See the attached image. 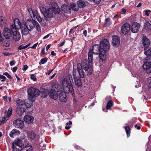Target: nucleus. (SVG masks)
Instances as JSON below:
<instances>
[{
    "mask_svg": "<svg viewBox=\"0 0 151 151\" xmlns=\"http://www.w3.org/2000/svg\"><path fill=\"white\" fill-rule=\"evenodd\" d=\"M41 12L44 17L47 18H51L53 16V14H58L60 13L61 10L56 3L52 2L50 4V7H42L40 8Z\"/></svg>",
    "mask_w": 151,
    "mask_h": 151,
    "instance_id": "1",
    "label": "nucleus"
},
{
    "mask_svg": "<svg viewBox=\"0 0 151 151\" xmlns=\"http://www.w3.org/2000/svg\"><path fill=\"white\" fill-rule=\"evenodd\" d=\"M68 77V78H64L62 82L63 89L65 92L66 93H69L73 89L72 86L73 81L72 75L70 74L69 75Z\"/></svg>",
    "mask_w": 151,
    "mask_h": 151,
    "instance_id": "2",
    "label": "nucleus"
},
{
    "mask_svg": "<svg viewBox=\"0 0 151 151\" xmlns=\"http://www.w3.org/2000/svg\"><path fill=\"white\" fill-rule=\"evenodd\" d=\"M88 61L86 60H84L82 62L81 64L78 63L77 65L78 71L82 70V68L85 71L88 72L89 74H91L93 72V68Z\"/></svg>",
    "mask_w": 151,
    "mask_h": 151,
    "instance_id": "3",
    "label": "nucleus"
},
{
    "mask_svg": "<svg viewBox=\"0 0 151 151\" xmlns=\"http://www.w3.org/2000/svg\"><path fill=\"white\" fill-rule=\"evenodd\" d=\"M102 50L100 46L98 45H94L93 47V50H89L88 54V58L89 63H91L92 61L93 54L98 55L101 51Z\"/></svg>",
    "mask_w": 151,
    "mask_h": 151,
    "instance_id": "4",
    "label": "nucleus"
},
{
    "mask_svg": "<svg viewBox=\"0 0 151 151\" xmlns=\"http://www.w3.org/2000/svg\"><path fill=\"white\" fill-rule=\"evenodd\" d=\"M56 88L54 90L51 89L48 91V94L50 97L52 99L56 100L58 98L59 91L61 89L60 87L58 85H56L54 86Z\"/></svg>",
    "mask_w": 151,
    "mask_h": 151,
    "instance_id": "5",
    "label": "nucleus"
},
{
    "mask_svg": "<svg viewBox=\"0 0 151 151\" xmlns=\"http://www.w3.org/2000/svg\"><path fill=\"white\" fill-rule=\"evenodd\" d=\"M27 93L28 97L29 99H33L37 96L40 94V91L39 90L33 87L29 88L27 90Z\"/></svg>",
    "mask_w": 151,
    "mask_h": 151,
    "instance_id": "6",
    "label": "nucleus"
},
{
    "mask_svg": "<svg viewBox=\"0 0 151 151\" xmlns=\"http://www.w3.org/2000/svg\"><path fill=\"white\" fill-rule=\"evenodd\" d=\"M28 11L33 20V19L35 20L36 19L39 22L42 21V19L39 15L37 11L35 10L33 11L31 9L29 8L28 9Z\"/></svg>",
    "mask_w": 151,
    "mask_h": 151,
    "instance_id": "7",
    "label": "nucleus"
},
{
    "mask_svg": "<svg viewBox=\"0 0 151 151\" xmlns=\"http://www.w3.org/2000/svg\"><path fill=\"white\" fill-rule=\"evenodd\" d=\"M100 46L102 50L108 51L110 48L109 42L107 39H104L100 42Z\"/></svg>",
    "mask_w": 151,
    "mask_h": 151,
    "instance_id": "8",
    "label": "nucleus"
},
{
    "mask_svg": "<svg viewBox=\"0 0 151 151\" xmlns=\"http://www.w3.org/2000/svg\"><path fill=\"white\" fill-rule=\"evenodd\" d=\"M14 24L11 25L10 28L14 31L18 30L21 28L22 25L19 20L17 18L15 19L14 20Z\"/></svg>",
    "mask_w": 151,
    "mask_h": 151,
    "instance_id": "9",
    "label": "nucleus"
},
{
    "mask_svg": "<svg viewBox=\"0 0 151 151\" xmlns=\"http://www.w3.org/2000/svg\"><path fill=\"white\" fill-rule=\"evenodd\" d=\"M12 33L11 29L6 27L3 30V34L6 38L9 39L12 37Z\"/></svg>",
    "mask_w": 151,
    "mask_h": 151,
    "instance_id": "10",
    "label": "nucleus"
},
{
    "mask_svg": "<svg viewBox=\"0 0 151 151\" xmlns=\"http://www.w3.org/2000/svg\"><path fill=\"white\" fill-rule=\"evenodd\" d=\"M120 42V40L119 36L116 35L112 36L111 43L114 47H116L119 46Z\"/></svg>",
    "mask_w": 151,
    "mask_h": 151,
    "instance_id": "11",
    "label": "nucleus"
},
{
    "mask_svg": "<svg viewBox=\"0 0 151 151\" xmlns=\"http://www.w3.org/2000/svg\"><path fill=\"white\" fill-rule=\"evenodd\" d=\"M36 21L28 19L25 23V25L31 31L35 27Z\"/></svg>",
    "mask_w": 151,
    "mask_h": 151,
    "instance_id": "12",
    "label": "nucleus"
},
{
    "mask_svg": "<svg viewBox=\"0 0 151 151\" xmlns=\"http://www.w3.org/2000/svg\"><path fill=\"white\" fill-rule=\"evenodd\" d=\"M13 124L17 128H23L24 127V122L19 119H16L13 122Z\"/></svg>",
    "mask_w": 151,
    "mask_h": 151,
    "instance_id": "13",
    "label": "nucleus"
},
{
    "mask_svg": "<svg viewBox=\"0 0 151 151\" xmlns=\"http://www.w3.org/2000/svg\"><path fill=\"white\" fill-rule=\"evenodd\" d=\"M143 68L147 73H151V62L147 61L143 65Z\"/></svg>",
    "mask_w": 151,
    "mask_h": 151,
    "instance_id": "14",
    "label": "nucleus"
},
{
    "mask_svg": "<svg viewBox=\"0 0 151 151\" xmlns=\"http://www.w3.org/2000/svg\"><path fill=\"white\" fill-rule=\"evenodd\" d=\"M140 27V25L137 22H134L133 23L131 28L132 32L134 33H137L138 32Z\"/></svg>",
    "mask_w": 151,
    "mask_h": 151,
    "instance_id": "15",
    "label": "nucleus"
},
{
    "mask_svg": "<svg viewBox=\"0 0 151 151\" xmlns=\"http://www.w3.org/2000/svg\"><path fill=\"white\" fill-rule=\"evenodd\" d=\"M130 29V25L128 23H125L121 28L122 32L124 35L127 34L129 31Z\"/></svg>",
    "mask_w": 151,
    "mask_h": 151,
    "instance_id": "16",
    "label": "nucleus"
},
{
    "mask_svg": "<svg viewBox=\"0 0 151 151\" xmlns=\"http://www.w3.org/2000/svg\"><path fill=\"white\" fill-rule=\"evenodd\" d=\"M13 35V39L16 41H19L21 38L20 33L18 31V30L14 31L11 29Z\"/></svg>",
    "mask_w": 151,
    "mask_h": 151,
    "instance_id": "17",
    "label": "nucleus"
},
{
    "mask_svg": "<svg viewBox=\"0 0 151 151\" xmlns=\"http://www.w3.org/2000/svg\"><path fill=\"white\" fill-rule=\"evenodd\" d=\"M24 140H24V141H23L22 139H17L14 142L12 143V145L14 144H14H15L16 145L22 149L24 147H25V142H24Z\"/></svg>",
    "mask_w": 151,
    "mask_h": 151,
    "instance_id": "18",
    "label": "nucleus"
},
{
    "mask_svg": "<svg viewBox=\"0 0 151 151\" xmlns=\"http://www.w3.org/2000/svg\"><path fill=\"white\" fill-rule=\"evenodd\" d=\"M65 91H62L61 89L59 91L58 95L59 100L61 102H65L66 100V95L65 93Z\"/></svg>",
    "mask_w": 151,
    "mask_h": 151,
    "instance_id": "19",
    "label": "nucleus"
},
{
    "mask_svg": "<svg viewBox=\"0 0 151 151\" xmlns=\"http://www.w3.org/2000/svg\"><path fill=\"white\" fill-rule=\"evenodd\" d=\"M34 100L33 99H28L25 100V103L24 105L27 108H29L31 106L33 105V101Z\"/></svg>",
    "mask_w": 151,
    "mask_h": 151,
    "instance_id": "20",
    "label": "nucleus"
},
{
    "mask_svg": "<svg viewBox=\"0 0 151 151\" xmlns=\"http://www.w3.org/2000/svg\"><path fill=\"white\" fill-rule=\"evenodd\" d=\"M24 142L25 146L21 149V151H32V148L31 146H27L29 145L28 142L26 140H24Z\"/></svg>",
    "mask_w": 151,
    "mask_h": 151,
    "instance_id": "21",
    "label": "nucleus"
},
{
    "mask_svg": "<svg viewBox=\"0 0 151 151\" xmlns=\"http://www.w3.org/2000/svg\"><path fill=\"white\" fill-rule=\"evenodd\" d=\"M142 41L143 46L144 48H147L150 44L149 40L145 37H143Z\"/></svg>",
    "mask_w": 151,
    "mask_h": 151,
    "instance_id": "22",
    "label": "nucleus"
},
{
    "mask_svg": "<svg viewBox=\"0 0 151 151\" xmlns=\"http://www.w3.org/2000/svg\"><path fill=\"white\" fill-rule=\"evenodd\" d=\"M21 28L22 33L23 35H27L29 33V32L31 31L28 27L26 26L25 24H24V26H22V25Z\"/></svg>",
    "mask_w": 151,
    "mask_h": 151,
    "instance_id": "23",
    "label": "nucleus"
},
{
    "mask_svg": "<svg viewBox=\"0 0 151 151\" xmlns=\"http://www.w3.org/2000/svg\"><path fill=\"white\" fill-rule=\"evenodd\" d=\"M24 120L27 123L30 124L32 122L34 117L31 116L26 115L24 116Z\"/></svg>",
    "mask_w": 151,
    "mask_h": 151,
    "instance_id": "24",
    "label": "nucleus"
},
{
    "mask_svg": "<svg viewBox=\"0 0 151 151\" xmlns=\"http://www.w3.org/2000/svg\"><path fill=\"white\" fill-rule=\"evenodd\" d=\"M20 132L18 130L14 129L9 133V136L12 138L14 137V135H19L20 134Z\"/></svg>",
    "mask_w": 151,
    "mask_h": 151,
    "instance_id": "25",
    "label": "nucleus"
},
{
    "mask_svg": "<svg viewBox=\"0 0 151 151\" xmlns=\"http://www.w3.org/2000/svg\"><path fill=\"white\" fill-rule=\"evenodd\" d=\"M106 51L102 50L99 54V57L100 59L102 61L105 60L106 59Z\"/></svg>",
    "mask_w": 151,
    "mask_h": 151,
    "instance_id": "26",
    "label": "nucleus"
},
{
    "mask_svg": "<svg viewBox=\"0 0 151 151\" xmlns=\"http://www.w3.org/2000/svg\"><path fill=\"white\" fill-rule=\"evenodd\" d=\"M74 83L75 85L77 87H80L82 85L81 79L78 77L74 78Z\"/></svg>",
    "mask_w": 151,
    "mask_h": 151,
    "instance_id": "27",
    "label": "nucleus"
},
{
    "mask_svg": "<svg viewBox=\"0 0 151 151\" xmlns=\"http://www.w3.org/2000/svg\"><path fill=\"white\" fill-rule=\"evenodd\" d=\"M17 113L19 115H21L24 112V109L23 107H17L16 109Z\"/></svg>",
    "mask_w": 151,
    "mask_h": 151,
    "instance_id": "28",
    "label": "nucleus"
},
{
    "mask_svg": "<svg viewBox=\"0 0 151 151\" xmlns=\"http://www.w3.org/2000/svg\"><path fill=\"white\" fill-rule=\"evenodd\" d=\"M27 135L29 139L31 140H33L36 137V134L32 132H28L27 133Z\"/></svg>",
    "mask_w": 151,
    "mask_h": 151,
    "instance_id": "29",
    "label": "nucleus"
},
{
    "mask_svg": "<svg viewBox=\"0 0 151 151\" xmlns=\"http://www.w3.org/2000/svg\"><path fill=\"white\" fill-rule=\"evenodd\" d=\"M144 28L147 31L151 30V24L148 21H146L144 24Z\"/></svg>",
    "mask_w": 151,
    "mask_h": 151,
    "instance_id": "30",
    "label": "nucleus"
},
{
    "mask_svg": "<svg viewBox=\"0 0 151 151\" xmlns=\"http://www.w3.org/2000/svg\"><path fill=\"white\" fill-rule=\"evenodd\" d=\"M61 9L63 11L66 13L69 12L70 10L69 7L65 4L61 6Z\"/></svg>",
    "mask_w": 151,
    "mask_h": 151,
    "instance_id": "31",
    "label": "nucleus"
},
{
    "mask_svg": "<svg viewBox=\"0 0 151 151\" xmlns=\"http://www.w3.org/2000/svg\"><path fill=\"white\" fill-rule=\"evenodd\" d=\"M16 102L17 105V107H23L25 103V101L20 99L17 100Z\"/></svg>",
    "mask_w": 151,
    "mask_h": 151,
    "instance_id": "32",
    "label": "nucleus"
},
{
    "mask_svg": "<svg viewBox=\"0 0 151 151\" xmlns=\"http://www.w3.org/2000/svg\"><path fill=\"white\" fill-rule=\"evenodd\" d=\"M78 6L79 8H83L86 6L85 2L82 0H79L77 2Z\"/></svg>",
    "mask_w": 151,
    "mask_h": 151,
    "instance_id": "33",
    "label": "nucleus"
},
{
    "mask_svg": "<svg viewBox=\"0 0 151 151\" xmlns=\"http://www.w3.org/2000/svg\"><path fill=\"white\" fill-rule=\"evenodd\" d=\"M144 53L145 54L149 56L151 55V48L149 49L148 50L147 49V48H144Z\"/></svg>",
    "mask_w": 151,
    "mask_h": 151,
    "instance_id": "34",
    "label": "nucleus"
},
{
    "mask_svg": "<svg viewBox=\"0 0 151 151\" xmlns=\"http://www.w3.org/2000/svg\"><path fill=\"white\" fill-rule=\"evenodd\" d=\"M71 8L75 11H77L79 9L78 6H77L76 4L74 3H71L70 4Z\"/></svg>",
    "mask_w": 151,
    "mask_h": 151,
    "instance_id": "35",
    "label": "nucleus"
},
{
    "mask_svg": "<svg viewBox=\"0 0 151 151\" xmlns=\"http://www.w3.org/2000/svg\"><path fill=\"white\" fill-rule=\"evenodd\" d=\"M113 102L112 101H109L107 104L106 107V109L107 110H108L110 109L111 106H113Z\"/></svg>",
    "mask_w": 151,
    "mask_h": 151,
    "instance_id": "36",
    "label": "nucleus"
},
{
    "mask_svg": "<svg viewBox=\"0 0 151 151\" xmlns=\"http://www.w3.org/2000/svg\"><path fill=\"white\" fill-rule=\"evenodd\" d=\"M9 117H8V116H4L3 117L2 120V121H0V123H4L6 122V121L9 119Z\"/></svg>",
    "mask_w": 151,
    "mask_h": 151,
    "instance_id": "37",
    "label": "nucleus"
},
{
    "mask_svg": "<svg viewBox=\"0 0 151 151\" xmlns=\"http://www.w3.org/2000/svg\"><path fill=\"white\" fill-rule=\"evenodd\" d=\"M35 25L36 26V29L37 31L38 32H40L41 31V27L39 23L36 21V24H35Z\"/></svg>",
    "mask_w": 151,
    "mask_h": 151,
    "instance_id": "38",
    "label": "nucleus"
},
{
    "mask_svg": "<svg viewBox=\"0 0 151 151\" xmlns=\"http://www.w3.org/2000/svg\"><path fill=\"white\" fill-rule=\"evenodd\" d=\"M127 133V136L128 137L130 136V129L128 126H126L124 127Z\"/></svg>",
    "mask_w": 151,
    "mask_h": 151,
    "instance_id": "39",
    "label": "nucleus"
},
{
    "mask_svg": "<svg viewBox=\"0 0 151 151\" xmlns=\"http://www.w3.org/2000/svg\"><path fill=\"white\" fill-rule=\"evenodd\" d=\"M12 108H9L8 111L7 116L9 117L12 115Z\"/></svg>",
    "mask_w": 151,
    "mask_h": 151,
    "instance_id": "40",
    "label": "nucleus"
},
{
    "mask_svg": "<svg viewBox=\"0 0 151 151\" xmlns=\"http://www.w3.org/2000/svg\"><path fill=\"white\" fill-rule=\"evenodd\" d=\"M78 72L80 77L81 78H83L84 77V75L83 70H80Z\"/></svg>",
    "mask_w": 151,
    "mask_h": 151,
    "instance_id": "41",
    "label": "nucleus"
},
{
    "mask_svg": "<svg viewBox=\"0 0 151 151\" xmlns=\"http://www.w3.org/2000/svg\"><path fill=\"white\" fill-rule=\"evenodd\" d=\"M47 58H43L41 60V62L42 64H44L46 63L47 61Z\"/></svg>",
    "mask_w": 151,
    "mask_h": 151,
    "instance_id": "42",
    "label": "nucleus"
},
{
    "mask_svg": "<svg viewBox=\"0 0 151 151\" xmlns=\"http://www.w3.org/2000/svg\"><path fill=\"white\" fill-rule=\"evenodd\" d=\"M48 93H47L44 91L42 92H41V96L43 98H45L47 96Z\"/></svg>",
    "mask_w": 151,
    "mask_h": 151,
    "instance_id": "43",
    "label": "nucleus"
},
{
    "mask_svg": "<svg viewBox=\"0 0 151 151\" xmlns=\"http://www.w3.org/2000/svg\"><path fill=\"white\" fill-rule=\"evenodd\" d=\"M26 47L25 46H23V45H21L19 46L18 48V50H22L26 48Z\"/></svg>",
    "mask_w": 151,
    "mask_h": 151,
    "instance_id": "44",
    "label": "nucleus"
},
{
    "mask_svg": "<svg viewBox=\"0 0 151 151\" xmlns=\"http://www.w3.org/2000/svg\"><path fill=\"white\" fill-rule=\"evenodd\" d=\"M12 147L13 148L12 151H21V150L18 149L14 146V144L12 145Z\"/></svg>",
    "mask_w": 151,
    "mask_h": 151,
    "instance_id": "45",
    "label": "nucleus"
},
{
    "mask_svg": "<svg viewBox=\"0 0 151 151\" xmlns=\"http://www.w3.org/2000/svg\"><path fill=\"white\" fill-rule=\"evenodd\" d=\"M30 78L32 80L34 81H35L36 80V78L35 75L33 74H32L30 75Z\"/></svg>",
    "mask_w": 151,
    "mask_h": 151,
    "instance_id": "46",
    "label": "nucleus"
},
{
    "mask_svg": "<svg viewBox=\"0 0 151 151\" xmlns=\"http://www.w3.org/2000/svg\"><path fill=\"white\" fill-rule=\"evenodd\" d=\"M3 74L6 76L9 79H11L12 78L11 76L7 72L4 73Z\"/></svg>",
    "mask_w": 151,
    "mask_h": 151,
    "instance_id": "47",
    "label": "nucleus"
},
{
    "mask_svg": "<svg viewBox=\"0 0 151 151\" xmlns=\"http://www.w3.org/2000/svg\"><path fill=\"white\" fill-rule=\"evenodd\" d=\"M144 12H145V15L146 16H148L149 15V13H150L151 12V11L150 10H145Z\"/></svg>",
    "mask_w": 151,
    "mask_h": 151,
    "instance_id": "48",
    "label": "nucleus"
},
{
    "mask_svg": "<svg viewBox=\"0 0 151 151\" xmlns=\"http://www.w3.org/2000/svg\"><path fill=\"white\" fill-rule=\"evenodd\" d=\"M78 26V25H77L76 26H75L73 28H72L70 31V33H71L73 31H74L75 30V29L77 28V27Z\"/></svg>",
    "mask_w": 151,
    "mask_h": 151,
    "instance_id": "49",
    "label": "nucleus"
},
{
    "mask_svg": "<svg viewBox=\"0 0 151 151\" xmlns=\"http://www.w3.org/2000/svg\"><path fill=\"white\" fill-rule=\"evenodd\" d=\"M16 63V62L14 60H12L10 62L9 64L10 66H12L14 65Z\"/></svg>",
    "mask_w": 151,
    "mask_h": 151,
    "instance_id": "50",
    "label": "nucleus"
},
{
    "mask_svg": "<svg viewBox=\"0 0 151 151\" xmlns=\"http://www.w3.org/2000/svg\"><path fill=\"white\" fill-rule=\"evenodd\" d=\"M28 68V67L27 65H23L22 70H27Z\"/></svg>",
    "mask_w": 151,
    "mask_h": 151,
    "instance_id": "51",
    "label": "nucleus"
},
{
    "mask_svg": "<svg viewBox=\"0 0 151 151\" xmlns=\"http://www.w3.org/2000/svg\"><path fill=\"white\" fill-rule=\"evenodd\" d=\"M38 44V43H36L34 44L33 46H32V47H29V48H31L32 49H35V48L37 46V45Z\"/></svg>",
    "mask_w": 151,
    "mask_h": 151,
    "instance_id": "52",
    "label": "nucleus"
},
{
    "mask_svg": "<svg viewBox=\"0 0 151 151\" xmlns=\"http://www.w3.org/2000/svg\"><path fill=\"white\" fill-rule=\"evenodd\" d=\"M93 1L96 4H98L99 3L101 0H93Z\"/></svg>",
    "mask_w": 151,
    "mask_h": 151,
    "instance_id": "53",
    "label": "nucleus"
},
{
    "mask_svg": "<svg viewBox=\"0 0 151 151\" xmlns=\"http://www.w3.org/2000/svg\"><path fill=\"white\" fill-rule=\"evenodd\" d=\"M17 69V67H14L12 68V70L14 73L15 72Z\"/></svg>",
    "mask_w": 151,
    "mask_h": 151,
    "instance_id": "54",
    "label": "nucleus"
},
{
    "mask_svg": "<svg viewBox=\"0 0 151 151\" xmlns=\"http://www.w3.org/2000/svg\"><path fill=\"white\" fill-rule=\"evenodd\" d=\"M126 12V10L125 9H122L121 12L122 14H124Z\"/></svg>",
    "mask_w": 151,
    "mask_h": 151,
    "instance_id": "55",
    "label": "nucleus"
},
{
    "mask_svg": "<svg viewBox=\"0 0 151 151\" xmlns=\"http://www.w3.org/2000/svg\"><path fill=\"white\" fill-rule=\"evenodd\" d=\"M146 59V60H151V55L149 56H147Z\"/></svg>",
    "mask_w": 151,
    "mask_h": 151,
    "instance_id": "56",
    "label": "nucleus"
},
{
    "mask_svg": "<svg viewBox=\"0 0 151 151\" xmlns=\"http://www.w3.org/2000/svg\"><path fill=\"white\" fill-rule=\"evenodd\" d=\"M25 137V136L24 134H22L20 138L22 139H24Z\"/></svg>",
    "mask_w": 151,
    "mask_h": 151,
    "instance_id": "57",
    "label": "nucleus"
},
{
    "mask_svg": "<svg viewBox=\"0 0 151 151\" xmlns=\"http://www.w3.org/2000/svg\"><path fill=\"white\" fill-rule=\"evenodd\" d=\"M50 35V34H47V35L44 36L43 37V39H46V38H48V37H49Z\"/></svg>",
    "mask_w": 151,
    "mask_h": 151,
    "instance_id": "58",
    "label": "nucleus"
},
{
    "mask_svg": "<svg viewBox=\"0 0 151 151\" xmlns=\"http://www.w3.org/2000/svg\"><path fill=\"white\" fill-rule=\"evenodd\" d=\"M3 40V38L1 35V33L0 31V42H1Z\"/></svg>",
    "mask_w": 151,
    "mask_h": 151,
    "instance_id": "59",
    "label": "nucleus"
},
{
    "mask_svg": "<svg viewBox=\"0 0 151 151\" xmlns=\"http://www.w3.org/2000/svg\"><path fill=\"white\" fill-rule=\"evenodd\" d=\"M64 43H65L64 42H61V43H60V44H59V46L60 47L64 45Z\"/></svg>",
    "mask_w": 151,
    "mask_h": 151,
    "instance_id": "60",
    "label": "nucleus"
},
{
    "mask_svg": "<svg viewBox=\"0 0 151 151\" xmlns=\"http://www.w3.org/2000/svg\"><path fill=\"white\" fill-rule=\"evenodd\" d=\"M87 31L86 30H84L83 31V34L85 35V36H86L87 35Z\"/></svg>",
    "mask_w": 151,
    "mask_h": 151,
    "instance_id": "61",
    "label": "nucleus"
},
{
    "mask_svg": "<svg viewBox=\"0 0 151 151\" xmlns=\"http://www.w3.org/2000/svg\"><path fill=\"white\" fill-rule=\"evenodd\" d=\"M71 127L70 126H66L65 127V128L66 129L68 130L70 129V127Z\"/></svg>",
    "mask_w": 151,
    "mask_h": 151,
    "instance_id": "62",
    "label": "nucleus"
},
{
    "mask_svg": "<svg viewBox=\"0 0 151 151\" xmlns=\"http://www.w3.org/2000/svg\"><path fill=\"white\" fill-rule=\"evenodd\" d=\"M1 79H2V80H1V81H4L6 79V78L5 76H4V77H3V78Z\"/></svg>",
    "mask_w": 151,
    "mask_h": 151,
    "instance_id": "63",
    "label": "nucleus"
},
{
    "mask_svg": "<svg viewBox=\"0 0 151 151\" xmlns=\"http://www.w3.org/2000/svg\"><path fill=\"white\" fill-rule=\"evenodd\" d=\"M51 55H52L55 56L56 55L55 53L54 52V51H52L51 52Z\"/></svg>",
    "mask_w": 151,
    "mask_h": 151,
    "instance_id": "64",
    "label": "nucleus"
}]
</instances>
